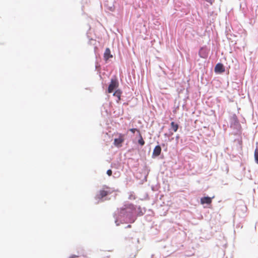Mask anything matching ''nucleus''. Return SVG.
<instances>
[{
    "label": "nucleus",
    "mask_w": 258,
    "mask_h": 258,
    "mask_svg": "<svg viewBox=\"0 0 258 258\" xmlns=\"http://www.w3.org/2000/svg\"><path fill=\"white\" fill-rule=\"evenodd\" d=\"M145 208L135 205L133 204L127 202L124 204L122 207L114 214L115 219V223L116 226L120 223H134L138 217L142 216L146 212Z\"/></svg>",
    "instance_id": "nucleus-1"
},
{
    "label": "nucleus",
    "mask_w": 258,
    "mask_h": 258,
    "mask_svg": "<svg viewBox=\"0 0 258 258\" xmlns=\"http://www.w3.org/2000/svg\"><path fill=\"white\" fill-rule=\"evenodd\" d=\"M229 122L230 127L235 130L237 133L241 132V126L235 114H233L230 116Z\"/></svg>",
    "instance_id": "nucleus-2"
},
{
    "label": "nucleus",
    "mask_w": 258,
    "mask_h": 258,
    "mask_svg": "<svg viewBox=\"0 0 258 258\" xmlns=\"http://www.w3.org/2000/svg\"><path fill=\"white\" fill-rule=\"evenodd\" d=\"M110 194L111 192L109 190L100 189L94 198L96 201L95 204H98L100 202L104 201L105 200L104 198Z\"/></svg>",
    "instance_id": "nucleus-3"
},
{
    "label": "nucleus",
    "mask_w": 258,
    "mask_h": 258,
    "mask_svg": "<svg viewBox=\"0 0 258 258\" xmlns=\"http://www.w3.org/2000/svg\"><path fill=\"white\" fill-rule=\"evenodd\" d=\"M118 81L116 77H114L111 79L110 82L109 84L107 89V92L109 93H111L117 88L118 87Z\"/></svg>",
    "instance_id": "nucleus-4"
},
{
    "label": "nucleus",
    "mask_w": 258,
    "mask_h": 258,
    "mask_svg": "<svg viewBox=\"0 0 258 258\" xmlns=\"http://www.w3.org/2000/svg\"><path fill=\"white\" fill-rule=\"evenodd\" d=\"M209 49L206 46L201 47L199 50V55L203 58H207L208 57Z\"/></svg>",
    "instance_id": "nucleus-5"
},
{
    "label": "nucleus",
    "mask_w": 258,
    "mask_h": 258,
    "mask_svg": "<svg viewBox=\"0 0 258 258\" xmlns=\"http://www.w3.org/2000/svg\"><path fill=\"white\" fill-rule=\"evenodd\" d=\"M124 141V135L122 134H119L118 138H116L114 139L113 144L115 147L119 148L122 146V144Z\"/></svg>",
    "instance_id": "nucleus-6"
},
{
    "label": "nucleus",
    "mask_w": 258,
    "mask_h": 258,
    "mask_svg": "<svg viewBox=\"0 0 258 258\" xmlns=\"http://www.w3.org/2000/svg\"><path fill=\"white\" fill-rule=\"evenodd\" d=\"M215 73L217 74H221L225 71V67L221 62L217 63L214 68Z\"/></svg>",
    "instance_id": "nucleus-7"
},
{
    "label": "nucleus",
    "mask_w": 258,
    "mask_h": 258,
    "mask_svg": "<svg viewBox=\"0 0 258 258\" xmlns=\"http://www.w3.org/2000/svg\"><path fill=\"white\" fill-rule=\"evenodd\" d=\"M161 153V147L160 145H158L155 146L154 148L152 155V158H156L158 156H159Z\"/></svg>",
    "instance_id": "nucleus-8"
},
{
    "label": "nucleus",
    "mask_w": 258,
    "mask_h": 258,
    "mask_svg": "<svg viewBox=\"0 0 258 258\" xmlns=\"http://www.w3.org/2000/svg\"><path fill=\"white\" fill-rule=\"evenodd\" d=\"M214 197L211 198L208 196L203 197L200 199V203L202 205H210L212 202V199Z\"/></svg>",
    "instance_id": "nucleus-9"
},
{
    "label": "nucleus",
    "mask_w": 258,
    "mask_h": 258,
    "mask_svg": "<svg viewBox=\"0 0 258 258\" xmlns=\"http://www.w3.org/2000/svg\"><path fill=\"white\" fill-rule=\"evenodd\" d=\"M104 59L106 61L110 58H112L113 55L111 53V51L109 48H106L104 53Z\"/></svg>",
    "instance_id": "nucleus-10"
},
{
    "label": "nucleus",
    "mask_w": 258,
    "mask_h": 258,
    "mask_svg": "<svg viewBox=\"0 0 258 258\" xmlns=\"http://www.w3.org/2000/svg\"><path fill=\"white\" fill-rule=\"evenodd\" d=\"M240 210H241L242 212V213H243L242 216H244L245 213V212H246V210H247V208H246V206L242 205V206H241L239 207H237L236 209V213L240 214V213L239 212Z\"/></svg>",
    "instance_id": "nucleus-11"
},
{
    "label": "nucleus",
    "mask_w": 258,
    "mask_h": 258,
    "mask_svg": "<svg viewBox=\"0 0 258 258\" xmlns=\"http://www.w3.org/2000/svg\"><path fill=\"white\" fill-rule=\"evenodd\" d=\"M122 91L120 89H115L113 93V96L117 98V102L121 99Z\"/></svg>",
    "instance_id": "nucleus-12"
},
{
    "label": "nucleus",
    "mask_w": 258,
    "mask_h": 258,
    "mask_svg": "<svg viewBox=\"0 0 258 258\" xmlns=\"http://www.w3.org/2000/svg\"><path fill=\"white\" fill-rule=\"evenodd\" d=\"M170 126H171V128L174 132H176L177 131L178 128H179V124L174 122V121H172L171 123H170Z\"/></svg>",
    "instance_id": "nucleus-13"
},
{
    "label": "nucleus",
    "mask_w": 258,
    "mask_h": 258,
    "mask_svg": "<svg viewBox=\"0 0 258 258\" xmlns=\"http://www.w3.org/2000/svg\"><path fill=\"white\" fill-rule=\"evenodd\" d=\"M225 33H226V36L227 38L228 39H229V40L232 39L231 37L232 35H233L234 37L236 36V35L235 34H232L231 33V31L230 29H228V28L227 27H226V31H225Z\"/></svg>",
    "instance_id": "nucleus-14"
},
{
    "label": "nucleus",
    "mask_w": 258,
    "mask_h": 258,
    "mask_svg": "<svg viewBox=\"0 0 258 258\" xmlns=\"http://www.w3.org/2000/svg\"><path fill=\"white\" fill-rule=\"evenodd\" d=\"M139 139L138 141V143L139 144V145H140L141 146H143L145 144V142L141 135V133H139Z\"/></svg>",
    "instance_id": "nucleus-15"
},
{
    "label": "nucleus",
    "mask_w": 258,
    "mask_h": 258,
    "mask_svg": "<svg viewBox=\"0 0 258 258\" xmlns=\"http://www.w3.org/2000/svg\"><path fill=\"white\" fill-rule=\"evenodd\" d=\"M254 157L255 162L258 164V147H256L255 149Z\"/></svg>",
    "instance_id": "nucleus-16"
},
{
    "label": "nucleus",
    "mask_w": 258,
    "mask_h": 258,
    "mask_svg": "<svg viewBox=\"0 0 258 258\" xmlns=\"http://www.w3.org/2000/svg\"><path fill=\"white\" fill-rule=\"evenodd\" d=\"M130 131L132 132L133 134H135L136 132H137L138 133V135L139 134V133H140V131L139 130H138L137 128H132L130 129Z\"/></svg>",
    "instance_id": "nucleus-17"
},
{
    "label": "nucleus",
    "mask_w": 258,
    "mask_h": 258,
    "mask_svg": "<svg viewBox=\"0 0 258 258\" xmlns=\"http://www.w3.org/2000/svg\"><path fill=\"white\" fill-rule=\"evenodd\" d=\"M164 135L165 137H170L173 135V133L169 132V133H165Z\"/></svg>",
    "instance_id": "nucleus-18"
},
{
    "label": "nucleus",
    "mask_w": 258,
    "mask_h": 258,
    "mask_svg": "<svg viewBox=\"0 0 258 258\" xmlns=\"http://www.w3.org/2000/svg\"><path fill=\"white\" fill-rule=\"evenodd\" d=\"M112 171L111 170V169H108L106 171V174L109 176H111L112 175Z\"/></svg>",
    "instance_id": "nucleus-19"
},
{
    "label": "nucleus",
    "mask_w": 258,
    "mask_h": 258,
    "mask_svg": "<svg viewBox=\"0 0 258 258\" xmlns=\"http://www.w3.org/2000/svg\"><path fill=\"white\" fill-rule=\"evenodd\" d=\"M108 9L109 10V11H110L111 12H114V11L115 10V8H114V6H112L111 7H109L108 8Z\"/></svg>",
    "instance_id": "nucleus-20"
},
{
    "label": "nucleus",
    "mask_w": 258,
    "mask_h": 258,
    "mask_svg": "<svg viewBox=\"0 0 258 258\" xmlns=\"http://www.w3.org/2000/svg\"><path fill=\"white\" fill-rule=\"evenodd\" d=\"M179 137H179V135H176V137H175V140H176V142H177H177H178V140H179Z\"/></svg>",
    "instance_id": "nucleus-21"
},
{
    "label": "nucleus",
    "mask_w": 258,
    "mask_h": 258,
    "mask_svg": "<svg viewBox=\"0 0 258 258\" xmlns=\"http://www.w3.org/2000/svg\"><path fill=\"white\" fill-rule=\"evenodd\" d=\"M207 2L210 3L211 4H212V0H205Z\"/></svg>",
    "instance_id": "nucleus-22"
},
{
    "label": "nucleus",
    "mask_w": 258,
    "mask_h": 258,
    "mask_svg": "<svg viewBox=\"0 0 258 258\" xmlns=\"http://www.w3.org/2000/svg\"><path fill=\"white\" fill-rule=\"evenodd\" d=\"M255 13L256 14L258 15V6L256 7V8L255 9Z\"/></svg>",
    "instance_id": "nucleus-23"
},
{
    "label": "nucleus",
    "mask_w": 258,
    "mask_h": 258,
    "mask_svg": "<svg viewBox=\"0 0 258 258\" xmlns=\"http://www.w3.org/2000/svg\"><path fill=\"white\" fill-rule=\"evenodd\" d=\"M103 188L106 189L109 188V187L106 185H103Z\"/></svg>",
    "instance_id": "nucleus-24"
},
{
    "label": "nucleus",
    "mask_w": 258,
    "mask_h": 258,
    "mask_svg": "<svg viewBox=\"0 0 258 258\" xmlns=\"http://www.w3.org/2000/svg\"><path fill=\"white\" fill-rule=\"evenodd\" d=\"M160 146H161V147L162 146L163 147H166V144L164 143H163Z\"/></svg>",
    "instance_id": "nucleus-25"
},
{
    "label": "nucleus",
    "mask_w": 258,
    "mask_h": 258,
    "mask_svg": "<svg viewBox=\"0 0 258 258\" xmlns=\"http://www.w3.org/2000/svg\"><path fill=\"white\" fill-rule=\"evenodd\" d=\"M86 90H89L90 92H91V89L90 88H85Z\"/></svg>",
    "instance_id": "nucleus-26"
},
{
    "label": "nucleus",
    "mask_w": 258,
    "mask_h": 258,
    "mask_svg": "<svg viewBox=\"0 0 258 258\" xmlns=\"http://www.w3.org/2000/svg\"><path fill=\"white\" fill-rule=\"evenodd\" d=\"M255 250L257 251V252H258V245L256 246V248H255Z\"/></svg>",
    "instance_id": "nucleus-27"
},
{
    "label": "nucleus",
    "mask_w": 258,
    "mask_h": 258,
    "mask_svg": "<svg viewBox=\"0 0 258 258\" xmlns=\"http://www.w3.org/2000/svg\"><path fill=\"white\" fill-rule=\"evenodd\" d=\"M131 227V225H128L126 226V228H130V227Z\"/></svg>",
    "instance_id": "nucleus-28"
},
{
    "label": "nucleus",
    "mask_w": 258,
    "mask_h": 258,
    "mask_svg": "<svg viewBox=\"0 0 258 258\" xmlns=\"http://www.w3.org/2000/svg\"><path fill=\"white\" fill-rule=\"evenodd\" d=\"M127 103H125H125H123V105H127Z\"/></svg>",
    "instance_id": "nucleus-29"
},
{
    "label": "nucleus",
    "mask_w": 258,
    "mask_h": 258,
    "mask_svg": "<svg viewBox=\"0 0 258 258\" xmlns=\"http://www.w3.org/2000/svg\"><path fill=\"white\" fill-rule=\"evenodd\" d=\"M160 158L163 159V155L161 156L160 157Z\"/></svg>",
    "instance_id": "nucleus-30"
}]
</instances>
